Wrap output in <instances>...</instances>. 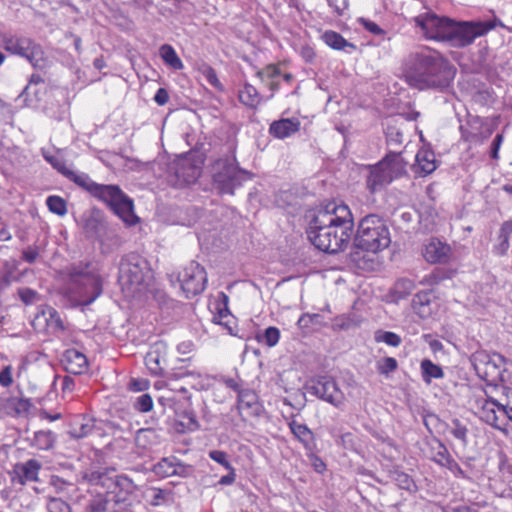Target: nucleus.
Masks as SVG:
<instances>
[{"label": "nucleus", "mask_w": 512, "mask_h": 512, "mask_svg": "<svg viewBox=\"0 0 512 512\" xmlns=\"http://www.w3.org/2000/svg\"><path fill=\"white\" fill-rule=\"evenodd\" d=\"M431 302V293L427 291H421L415 294L412 300V305L419 314H424L425 307Z\"/></svg>", "instance_id": "obj_42"}, {"label": "nucleus", "mask_w": 512, "mask_h": 512, "mask_svg": "<svg viewBox=\"0 0 512 512\" xmlns=\"http://www.w3.org/2000/svg\"><path fill=\"white\" fill-rule=\"evenodd\" d=\"M452 255L451 247L436 238H432L424 245L423 256L431 264L447 263Z\"/></svg>", "instance_id": "obj_18"}, {"label": "nucleus", "mask_w": 512, "mask_h": 512, "mask_svg": "<svg viewBox=\"0 0 512 512\" xmlns=\"http://www.w3.org/2000/svg\"><path fill=\"white\" fill-rule=\"evenodd\" d=\"M305 389L310 394L330 403L336 408L344 404V393L338 387L337 382L330 376H317L310 379L305 384Z\"/></svg>", "instance_id": "obj_12"}, {"label": "nucleus", "mask_w": 512, "mask_h": 512, "mask_svg": "<svg viewBox=\"0 0 512 512\" xmlns=\"http://www.w3.org/2000/svg\"><path fill=\"white\" fill-rule=\"evenodd\" d=\"M364 252L365 251L361 249L355 248V250L350 253V261L357 269L363 272L373 271L376 265L375 259Z\"/></svg>", "instance_id": "obj_27"}, {"label": "nucleus", "mask_w": 512, "mask_h": 512, "mask_svg": "<svg viewBox=\"0 0 512 512\" xmlns=\"http://www.w3.org/2000/svg\"><path fill=\"white\" fill-rule=\"evenodd\" d=\"M353 226V215L349 207L330 203L316 212L306 232L317 249L335 254L348 246Z\"/></svg>", "instance_id": "obj_1"}, {"label": "nucleus", "mask_w": 512, "mask_h": 512, "mask_svg": "<svg viewBox=\"0 0 512 512\" xmlns=\"http://www.w3.org/2000/svg\"><path fill=\"white\" fill-rule=\"evenodd\" d=\"M456 273V270L446 268V267H437L430 274L426 275L423 282L427 285H437L446 279H451Z\"/></svg>", "instance_id": "obj_36"}, {"label": "nucleus", "mask_w": 512, "mask_h": 512, "mask_svg": "<svg viewBox=\"0 0 512 512\" xmlns=\"http://www.w3.org/2000/svg\"><path fill=\"white\" fill-rule=\"evenodd\" d=\"M187 299L200 295L206 288L207 273L196 261H191L176 277Z\"/></svg>", "instance_id": "obj_11"}, {"label": "nucleus", "mask_w": 512, "mask_h": 512, "mask_svg": "<svg viewBox=\"0 0 512 512\" xmlns=\"http://www.w3.org/2000/svg\"><path fill=\"white\" fill-rule=\"evenodd\" d=\"M44 158L67 179L74 182L75 184L78 183V179L81 178V173L74 172L73 170L67 168L65 163L56 156H49L44 154Z\"/></svg>", "instance_id": "obj_35"}, {"label": "nucleus", "mask_w": 512, "mask_h": 512, "mask_svg": "<svg viewBox=\"0 0 512 512\" xmlns=\"http://www.w3.org/2000/svg\"><path fill=\"white\" fill-rule=\"evenodd\" d=\"M511 239L512 220H506L501 224L497 236L493 239L492 253L500 257L505 256L510 248Z\"/></svg>", "instance_id": "obj_24"}, {"label": "nucleus", "mask_w": 512, "mask_h": 512, "mask_svg": "<svg viewBox=\"0 0 512 512\" xmlns=\"http://www.w3.org/2000/svg\"><path fill=\"white\" fill-rule=\"evenodd\" d=\"M166 347L162 343L154 344L145 356V365L151 374L162 376L164 372Z\"/></svg>", "instance_id": "obj_23"}, {"label": "nucleus", "mask_w": 512, "mask_h": 512, "mask_svg": "<svg viewBox=\"0 0 512 512\" xmlns=\"http://www.w3.org/2000/svg\"><path fill=\"white\" fill-rule=\"evenodd\" d=\"M111 471L114 472V469H111ZM109 472V469H89L82 472V480L91 485H101L109 488V485L106 483L107 480L112 481V477H108Z\"/></svg>", "instance_id": "obj_28"}, {"label": "nucleus", "mask_w": 512, "mask_h": 512, "mask_svg": "<svg viewBox=\"0 0 512 512\" xmlns=\"http://www.w3.org/2000/svg\"><path fill=\"white\" fill-rule=\"evenodd\" d=\"M402 133L395 128H388L387 142L390 145H401L402 144Z\"/></svg>", "instance_id": "obj_64"}, {"label": "nucleus", "mask_w": 512, "mask_h": 512, "mask_svg": "<svg viewBox=\"0 0 512 512\" xmlns=\"http://www.w3.org/2000/svg\"><path fill=\"white\" fill-rule=\"evenodd\" d=\"M390 243V229L383 217L369 214L358 222L353 239L354 248L376 254L386 249Z\"/></svg>", "instance_id": "obj_7"}, {"label": "nucleus", "mask_w": 512, "mask_h": 512, "mask_svg": "<svg viewBox=\"0 0 512 512\" xmlns=\"http://www.w3.org/2000/svg\"><path fill=\"white\" fill-rule=\"evenodd\" d=\"M289 428L304 448L307 451L313 452L316 447L315 436L308 426L293 420L289 423Z\"/></svg>", "instance_id": "obj_26"}, {"label": "nucleus", "mask_w": 512, "mask_h": 512, "mask_svg": "<svg viewBox=\"0 0 512 512\" xmlns=\"http://www.w3.org/2000/svg\"><path fill=\"white\" fill-rule=\"evenodd\" d=\"M237 409L239 413L244 411L249 417H259L263 412V405L259 401L257 393L246 388L239 391V395H237Z\"/></svg>", "instance_id": "obj_19"}, {"label": "nucleus", "mask_w": 512, "mask_h": 512, "mask_svg": "<svg viewBox=\"0 0 512 512\" xmlns=\"http://www.w3.org/2000/svg\"><path fill=\"white\" fill-rule=\"evenodd\" d=\"M159 53L163 61L173 69L180 70L183 68L181 59L171 45L163 44L159 49Z\"/></svg>", "instance_id": "obj_37"}, {"label": "nucleus", "mask_w": 512, "mask_h": 512, "mask_svg": "<svg viewBox=\"0 0 512 512\" xmlns=\"http://www.w3.org/2000/svg\"><path fill=\"white\" fill-rule=\"evenodd\" d=\"M152 492L153 495L150 502L152 506H159L162 503L167 502L170 496L169 491L160 488H153Z\"/></svg>", "instance_id": "obj_55"}, {"label": "nucleus", "mask_w": 512, "mask_h": 512, "mask_svg": "<svg viewBox=\"0 0 512 512\" xmlns=\"http://www.w3.org/2000/svg\"><path fill=\"white\" fill-rule=\"evenodd\" d=\"M67 293L77 306H87L102 294V279L93 262H78L67 267Z\"/></svg>", "instance_id": "obj_4"}, {"label": "nucleus", "mask_w": 512, "mask_h": 512, "mask_svg": "<svg viewBox=\"0 0 512 512\" xmlns=\"http://www.w3.org/2000/svg\"><path fill=\"white\" fill-rule=\"evenodd\" d=\"M97 200L105 203L120 219L134 225L139 218L134 213L133 200L118 185L98 184L88 174L81 173L76 184Z\"/></svg>", "instance_id": "obj_5"}, {"label": "nucleus", "mask_w": 512, "mask_h": 512, "mask_svg": "<svg viewBox=\"0 0 512 512\" xmlns=\"http://www.w3.org/2000/svg\"><path fill=\"white\" fill-rule=\"evenodd\" d=\"M176 458H163L155 466L154 472L161 477L173 476Z\"/></svg>", "instance_id": "obj_40"}, {"label": "nucleus", "mask_w": 512, "mask_h": 512, "mask_svg": "<svg viewBox=\"0 0 512 512\" xmlns=\"http://www.w3.org/2000/svg\"><path fill=\"white\" fill-rule=\"evenodd\" d=\"M503 358L500 355L490 356L486 353L473 355V366L477 375L487 382L497 381L502 373L500 364Z\"/></svg>", "instance_id": "obj_15"}, {"label": "nucleus", "mask_w": 512, "mask_h": 512, "mask_svg": "<svg viewBox=\"0 0 512 512\" xmlns=\"http://www.w3.org/2000/svg\"><path fill=\"white\" fill-rule=\"evenodd\" d=\"M201 172V166L188 157L180 158L174 164L175 176L183 184L194 183L200 177Z\"/></svg>", "instance_id": "obj_21"}, {"label": "nucleus", "mask_w": 512, "mask_h": 512, "mask_svg": "<svg viewBox=\"0 0 512 512\" xmlns=\"http://www.w3.org/2000/svg\"><path fill=\"white\" fill-rule=\"evenodd\" d=\"M18 295L25 305L34 304L39 299L38 293L30 288H20L18 290Z\"/></svg>", "instance_id": "obj_51"}, {"label": "nucleus", "mask_w": 512, "mask_h": 512, "mask_svg": "<svg viewBox=\"0 0 512 512\" xmlns=\"http://www.w3.org/2000/svg\"><path fill=\"white\" fill-rule=\"evenodd\" d=\"M420 367L422 379L427 384L431 383L432 379H441L444 377L443 369L430 359H423Z\"/></svg>", "instance_id": "obj_32"}, {"label": "nucleus", "mask_w": 512, "mask_h": 512, "mask_svg": "<svg viewBox=\"0 0 512 512\" xmlns=\"http://www.w3.org/2000/svg\"><path fill=\"white\" fill-rule=\"evenodd\" d=\"M401 70L405 82L418 90H443L456 75L450 61L428 47L409 53L403 60Z\"/></svg>", "instance_id": "obj_2"}, {"label": "nucleus", "mask_w": 512, "mask_h": 512, "mask_svg": "<svg viewBox=\"0 0 512 512\" xmlns=\"http://www.w3.org/2000/svg\"><path fill=\"white\" fill-rule=\"evenodd\" d=\"M48 209L59 216H64L67 213L66 201L60 196L52 195L46 199Z\"/></svg>", "instance_id": "obj_41"}, {"label": "nucleus", "mask_w": 512, "mask_h": 512, "mask_svg": "<svg viewBox=\"0 0 512 512\" xmlns=\"http://www.w3.org/2000/svg\"><path fill=\"white\" fill-rule=\"evenodd\" d=\"M48 512H71L70 505L61 498L49 497L47 500Z\"/></svg>", "instance_id": "obj_47"}, {"label": "nucleus", "mask_w": 512, "mask_h": 512, "mask_svg": "<svg viewBox=\"0 0 512 512\" xmlns=\"http://www.w3.org/2000/svg\"><path fill=\"white\" fill-rule=\"evenodd\" d=\"M39 256V248L37 246H28L22 251V260L32 264L34 263Z\"/></svg>", "instance_id": "obj_59"}, {"label": "nucleus", "mask_w": 512, "mask_h": 512, "mask_svg": "<svg viewBox=\"0 0 512 512\" xmlns=\"http://www.w3.org/2000/svg\"><path fill=\"white\" fill-rule=\"evenodd\" d=\"M49 485L54 488L56 493H63L72 485V483L58 475H52L49 479Z\"/></svg>", "instance_id": "obj_52"}, {"label": "nucleus", "mask_w": 512, "mask_h": 512, "mask_svg": "<svg viewBox=\"0 0 512 512\" xmlns=\"http://www.w3.org/2000/svg\"><path fill=\"white\" fill-rule=\"evenodd\" d=\"M209 457L215 462L222 465L225 469L232 467L230 462L227 460V453L221 450H212L209 452Z\"/></svg>", "instance_id": "obj_56"}, {"label": "nucleus", "mask_w": 512, "mask_h": 512, "mask_svg": "<svg viewBox=\"0 0 512 512\" xmlns=\"http://www.w3.org/2000/svg\"><path fill=\"white\" fill-rule=\"evenodd\" d=\"M133 407L142 413L149 412L153 407V400L149 394H142L136 398Z\"/></svg>", "instance_id": "obj_49"}, {"label": "nucleus", "mask_w": 512, "mask_h": 512, "mask_svg": "<svg viewBox=\"0 0 512 512\" xmlns=\"http://www.w3.org/2000/svg\"><path fill=\"white\" fill-rule=\"evenodd\" d=\"M149 387V381L146 379L133 378L128 384V388L134 392H141L147 390Z\"/></svg>", "instance_id": "obj_62"}, {"label": "nucleus", "mask_w": 512, "mask_h": 512, "mask_svg": "<svg viewBox=\"0 0 512 512\" xmlns=\"http://www.w3.org/2000/svg\"><path fill=\"white\" fill-rule=\"evenodd\" d=\"M82 227L87 238L100 239L106 228L103 214L99 209H92L82 216Z\"/></svg>", "instance_id": "obj_20"}, {"label": "nucleus", "mask_w": 512, "mask_h": 512, "mask_svg": "<svg viewBox=\"0 0 512 512\" xmlns=\"http://www.w3.org/2000/svg\"><path fill=\"white\" fill-rule=\"evenodd\" d=\"M414 289V284L409 279H400L395 284V292L399 294L401 298L408 296Z\"/></svg>", "instance_id": "obj_50"}, {"label": "nucleus", "mask_w": 512, "mask_h": 512, "mask_svg": "<svg viewBox=\"0 0 512 512\" xmlns=\"http://www.w3.org/2000/svg\"><path fill=\"white\" fill-rule=\"evenodd\" d=\"M31 402L29 399L15 396L13 417L20 416L29 412Z\"/></svg>", "instance_id": "obj_53"}, {"label": "nucleus", "mask_w": 512, "mask_h": 512, "mask_svg": "<svg viewBox=\"0 0 512 512\" xmlns=\"http://www.w3.org/2000/svg\"><path fill=\"white\" fill-rule=\"evenodd\" d=\"M375 340L377 342H384L392 347H398L402 341L398 334L390 331H377L375 333Z\"/></svg>", "instance_id": "obj_43"}, {"label": "nucleus", "mask_w": 512, "mask_h": 512, "mask_svg": "<svg viewBox=\"0 0 512 512\" xmlns=\"http://www.w3.org/2000/svg\"><path fill=\"white\" fill-rule=\"evenodd\" d=\"M238 97L239 101L243 105L253 109H255L261 102V95L257 89L249 83H246L239 91Z\"/></svg>", "instance_id": "obj_29"}, {"label": "nucleus", "mask_w": 512, "mask_h": 512, "mask_svg": "<svg viewBox=\"0 0 512 512\" xmlns=\"http://www.w3.org/2000/svg\"><path fill=\"white\" fill-rule=\"evenodd\" d=\"M503 142V135L497 134L495 138L492 141L491 147H490V157L494 160L499 159V149Z\"/></svg>", "instance_id": "obj_63"}, {"label": "nucleus", "mask_w": 512, "mask_h": 512, "mask_svg": "<svg viewBox=\"0 0 512 512\" xmlns=\"http://www.w3.org/2000/svg\"><path fill=\"white\" fill-rule=\"evenodd\" d=\"M428 458L440 467L448 469L456 478L469 479L468 472L460 467L447 447L437 438L427 442Z\"/></svg>", "instance_id": "obj_13"}, {"label": "nucleus", "mask_w": 512, "mask_h": 512, "mask_svg": "<svg viewBox=\"0 0 512 512\" xmlns=\"http://www.w3.org/2000/svg\"><path fill=\"white\" fill-rule=\"evenodd\" d=\"M230 156L219 158L212 166L213 186L220 194H234L236 188L252 179L253 174L238 167L235 156L236 142H228Z\"/></svg>", "instance_id": "obj_6"}, {"label": "nucleus", "mask_w": 512, "mask_h": 512, "mask_svg": "<svg viewBox=\"0 0 512 512\" xmlns=\"http://www.w3.org/2000/svg\"><path fill=\"white\" fill-rule=\"evenodd\" d=\"M450 432L456 439L460 440L464 445L467 444L468 429L466 425H464L459 419L452 420Z\"/></svg>", "instance_id": "obj_46"}, {"label": "nucleus", "mask_w": 512, "mask_h": 512, "mask_svg": "<svg viewBox=\"0 0 512 512\" xmlns=\"http://www.w3.org/2000/svg\"><path fill=\"white\" fill-rule=\"evenodd\" d=\"M320 319H321L320 314L304 313L298 319L297 325L301 330L308 331L312 328L313 325H319Z\"/></svg>", "instance_id": "obj_45"}, {"label": "nucleus", "mask_w": 512, "mask_h": 512, "mask_svg": "<svg viewBox=\"0 0 512 512\" xmlns=\"http://www.w3.org/2000/svg\"><path fill=\"white\" fill-rule=\"evenodd\" d=\"M4 416H13L15 396H0Z\"/></svg>", "instance_id": "obj_57"}, {"label": "nucleus", "mask_w": 512, "mask_h": 512, "mask_svg": "<svg viewBox=\"0 0 512 512\" xmlns=\"http://www.w3.org/2000/svg\"><path fill=\"white\" fill-rule=\"evenodd\" d=\"M300 121L298 119L283 118L271 123L269 132L278 139H284L298 132Z\"/></svg>", "instance_id": "obj_25"}, {"label": "nucleus", "mask_w": 512, "mask_h": 512, "mask_svg": "<svg viewBox=\"0 0 512 512\" xmlns=\"http://www.w3.org/2000/svg\"><path fill=\"white\" fill-rule=\"evenodd\" d=\"M41 469L42 463L37 459H29L25 462L16 463L13 466L12 481L20 485H25L28 482H37Z\"/></svg>", "instance_id": "obj_17"}, {"label": "nucleus", "mask_w": 512, "mask_h": 512, "mask_svg": "<svg viewBox=\"0 0 512 512\" xmlns=\"http://www.w3.org/2000/svg\"><path fill=\"white\" fill-rule=\"evenodd\" d=\"M322 40L325 44L335 50H344L347 47L353 50L356 49V46L353 43L348 42L340 33L332 30L325 31L322 35Z\"/></svg>", "instance_id": "obj_30"}, {"label": "nucleus", "mask_w": 512, "mask_h": 512, "mask_svg": "<svg viewBox=\"0 0 512 512\" xmlns=\"http://www.w3.org/2000/svg\"><path fill=\"white\" fill-rule=\"evenodd\" d=\"M479 417L488 425L502 430L507 425V411L505 405L492 398H478L476 400Z\"/></svg>", "instance_id": "obj_14"}, {"label": "nucleus", "mask_w": 512, "mask_h": 512, "mask_svg": "<svg viewBox=\"0 0 512 512\" xmlns=\"http://www.w3.org/2000/svg\"><path fill=\"white\" fill-rule=\"evenodd\" d=\"M55 435L50 430H40L34 433L31 446L38 450H49L54 446Z\"/></svg>", "instance_id": "obj_31"}, {"label": "nucleus", "mask_w": 512, "mask_h": 512, "mask_svg": "<svg viewBox=\"0 0 512 512\" xmlns=\"http://www.w3.org/2000/svg\"><path fill=\"white\" fill-rule=\"evenodd\" d=\"M203 74L210 85H212L220 91L223 90V85L219 81L215 69H213L212 67H208L207 69H205Z\"/></svg>", "instance_id": "obj_60"}, {"label": "nucleus", "mask_w": 512, "mask_h": 512, "mask_svg": "<svg viewBox=\"0 0 512 512\" xmlns=\"http://www.w3.org/2000/svg\"><path fill=\"white\" fill-rule=\"evenodd\" d=\"M229 315H230V311L228 309V306H225V307L218 309L217 315L214 316V319L216 320V323L224 325L231 335H234V330L229 325V322H223V320L225 318H227Z\"/></svg>", "instance_id": "obj_58"}, {"label": "nucleus", "mask_w": 512, "mask_h": 512, "mask_svg": "<svg viewBox=\"0 0 512 512\" xmlns=\"http://www.w3.org/2000/svg\"><path fill=\"white\" fill-rule=\"evenodd\" d=\"M61 364L66 372L74 375H81L88 369L86 356L76 349H68L64 352Z\"/></svg>", "instance_id": "obj_22"}, {"label": "nucleus", "mask_w": 512, "mask_h": 512, "mask_svg": "<svg viewBox=\"0 0 512 512\" xmlns=\"http://www.w3.org/2000/svg\"><path fill=\"white\" fill-rule=\"evenodd\" d=\"M366 176V187L371 194L381 191L403 171L402 158L398 153H389L380 162L368 166Z\"/></svg>", "instance_id": "obj_9"}, {"label": "nucleus", "mask_w": 512, "mask_h": 512, "mask_svg": "<svg viewBox=\"0 0 512 512\" xmlns=\"http://www.w3.org/2000/svg\"><path fill=\"white\" fill-rule=\"evenodd\" d=\"M414 22L426 38L447 41L455 47L468 46L476 38L486 35L490 30L498 26L508 29L495 16L486 21L456 22L448 17H439L434 13L427 12L415 17Z\"/></svg>", "instance_id": "obj_3"}, {"label": "nucleus", "mask_w": 512, "mask_h": 512, "mask_svg": "<svg viewBox=\"0 0 512 512\" xmlns=\"http://www.w3.org/2000/svg\"><path fill=\"white\" fill-rule=\"evenodd\" d=\"M416 161L420 170L425 174H430L436 169L435 155L431 151H419L416 155Z\"/></svg>", "instance_id": "obj_38"}, {"label": "nucleus", "mask_w": 512, "mask_h": 512, "mask_svg": "<svg viewBox=\"0 0 512 512\" xmlns=\"http://www.w3.org/2000/svg\"><path fill=\"white\" fill-rule=\"evenodd\" d=\"M397 360L393 357H386L378 364V371L380 374L388 375L397 369Z\"/></svg>", "instance_id": "obj_54"}, {"label": "nucleus", "mask_w": 512, "mask_h": 512, "mask_svg": "<svg viewBox=\"0 0 512 512\" xmlns=\"http://www.w3.org/2000/svg\"><path fill=\"white\" fill-rule=\"evenodd\" d=\"M93 429L94 421L83 417L74 421L69 433L73 438L80 439L88 436Z\"/></svg>", "instance_id": "obj_34"}, {"label": "nucleus", "mask_w": 512, "mask_h": 512, "mask_svg": "<svg viewBox=\"0 0 512 512\" xmlns=\"http://www.w3.org/2000/svg\"><path fill=\"white\" fill-rule=\"evenodd\" d=\"M31 325L36 331H42L47 328L53 334L65 330L63 320L57 310L52 307H47L38 312L32 320Z\"/></svg>", "instance_id": "obj_16"}, {"label": "nucleus", "mask_w": 512, "mask_h": 512, "mask_svg": "<svg viewBox=\"0 0 512 512\" xmlns=\"http://www.w3.org/2000/svg\"><path fill=\"white\" fill-rule=\"evenodd\" d=\"M111 501L105 495H97L90 500L88 510L90 512H117L116 503Z\"/></svg>", "instance_id": "obj_33"}, {"label": "nucleus", "mask_w": 512, "mask_h": 512, "mask_svg": "<svg viewBox=\"0 0 512 512\" xmlns=\"http://www.w3.org/2000/svg\"><path fill=\"white\" fill-rule=\"evenodd\" d=\"M151 276L148 261L137 253L122 257L119 264L118 282L124 292L134 294L141 290Z\"/></svg>", "instance_id": "obj_8"}, {"label": "nucleus", "mask_w": 512, "mask_h": 512, "mask_svg": "<svg viewBox=\"0 0 512 512\" xmlns=\"http://www.w3.org/2000/svg\"><path fill=\"white\" fill-rule=\"evenodd\" d=\"M279 338H280L279 329L276 327H272V326L268 327L264 331V334L261 337L258 336V340L259 341L263 340L265 342V344L269 347L275 346L278 343Z\"/></svg>", "instance_id": "obj_48"}, {"label": "nucleus", "mask_w": 512, "mask_h": 512, "mask_svg": "<svg viewBox=\"0 0 512 512\" xmlns=\"http://www.w3.org/2000/svg\"><path fill=\"white\" fill-rule=\"evenodd\" d=\"M12 366L7 365L0 371V385L2 387H9L13 383Z\"/></svg>", "instance_id": "obj_61"}, {"label": "nucleus", "mask_w": 512, "mask_h": 512, "mask_svg": "<svg viewBox=\"0 0 512 512\" xmlns=\"http://www.w3.org/2000/svg\"><path fill=\"white\" fill-rule=\"evenodd\" d=\"M390 478L396 485L404 490H412L415 487L414 480L407 473L395 468L389 472Z\"/></svg>", "instance_id": "obj_39"}, {"label": "nucleus", "mask_w": 512, "mask_h": 512, "mask_svg": "<svg viewBox=\"0 0 512 512\" xmlns=\"http://www.w3.org/2000/svg\"><path fill=\"white\" fill-rule=\"evenodd\" d=\"M112 480L115 487L126 494H132L136 489L134 482L125 475H116Z\"/></svg>", "instance_id": "obj_44"}, {"label": "nucleus", "mask_w": 512, "mask_h": 512, "mask_svg": "<svg viewBox=\"0 0 512 512\" xmlns=\"http://www.w3.org/2000/svg\"><path fill=\"white\" fill-rule=\"evenodd\" d=\"M0 48L11 55L26 59L34 68L43 55L40 44L34 39L13 31L0 32Z\"/></svg>", "instance_id": "obj_10"}]
</instances>
